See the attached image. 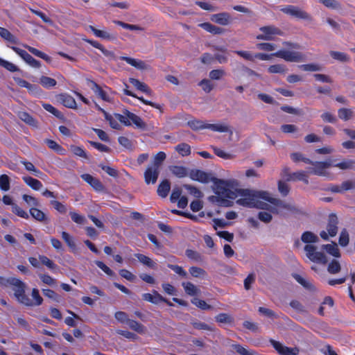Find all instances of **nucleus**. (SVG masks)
<instances>
[{
  "instance_id": "nucleus-62",
  "label": "nucleus",
  "mask_w": 355,
  "mask_h": 355,
  "mask_svg": "<svg viewBox=\"0 0 355 355\" xmlns=\"http://www.w3.org/2000/svg\"><path fill=\"white\" fill-rule=\"evenodd\" d=\"M338 116L340 119L347 121L353 115V112L350 109L340 108L338 111Z\"/></svg>"
},
{
  "instance_id": "nucleus-22",
  "label": "nucleus",
  "mask_w": 355,
  "mask_h": 355,
  "mask_svg": "<svg viewBox=\"0 0 355 355\" xmlns=\"http://www.w3.org/2000/svg\"><path fill=\"white\" fill-rule=\"evenodd\" d=\"M120 59L121 60L125 61L128 64L137 69L144 70L147 69V64L143 60L127 56H121Z\"/></svg>"
},
{
  "instance_id": "nucleus-50",
  "label": "nucleus",
  "mask_w": 355,
  "mask_h": 355,
  "mask_svg": "<svg viewBox=\"0 0 355 355\" xmlns=\"http://www.w3.org/2000/svg\"><path fill=\"white\" fill-rule=\"evenodd\" d=\"M189 273L193 277H202L204 278L207 275V272L199 267L191 266L189 269Z\"/></svg>"
},
{
  "instance_id": "nucleus-16",
  "label": "nucleus",
  "mask_w": 355,
  "mask_h": 355,
  "mask_svg": "<svg viewBox=\"0 0 355 355\" xmlns=\"http://www.w3.org/2000/svg\"><path fill=\"white\" fill-rule=\"evenodd\" d=\"M81 178L89 184L95 191H102L104 190L105 187L102 182L97 178L93 177L92 175L85 173L80 175Z\"/></svg>"
},
{
  "instance_id": "nucleus-29",
  "label": "nucleus",
  "mask_w": 355,
  "mask_h": 355,
  "mask_svg": "<svg viewBox=\"0 0 355 355\" xmlns=\"http://www.w3.org/2000/svg\"><path fill=\"white\" fill-rule=\"evenodd\" d=\"M40 261L42 264L46 266L49 270L53 272H57L59 270V267L52 260L45 255L39 256Z\"/></svg>"
},
{
  "instance_id": "nucleus-42",
  "label": "nucleus",
  "mask_w": 355,
  "mask_h": 355,
  "mask_svg": "<svg viewBox=\"0 0 355 355\" xmlns=\"http://www.w3.org/2000/svg\"><path fill=\"white\" fill-rule=\"evenodd\" d=\"M329 53L331 58H334V60L343 62H348L350 60L349 55L345 53L336 51H331Z\"/></svg>"
},
{
  "instance_id": "nucleus-9",
  "label": "nucleus",
  "mask_w": 355,
  "mask_h": 355,
  "mask_svg": "<svg viewBox=\"0 0 355 355\" xmlns=\"http://www.w3.org/2000/svg\"><path fill=\"white\" fill-rule=\"evenodd\" d=\"M274 56L284 59L287 62H302L305 60V55L298 51L279 50L272 54Z\"/></svg>"
},
{
  "instance_id": "nucleus-35",
  "label": "nucleus",
  "mask_w": 355,
  "mask_h": 355,
  "mask_svg": "<svg viewBox=\"0 0 355 355\" xmlns=\"http://www.w3.org/2000/svg\"><path fill=\"white\" fill-rule=\"evenodd\" d=\"M44 143L48 146L49 148L52 149L57 153L60 155H64L65 149L62 146L58 144L55 141L46 139H45Z\"/></svg>"
},
{
  "instance_id": "nucleus-55",
  "label": "nucleus",
  "mask_w": 355,
  "mask_h": 355,
  "mask_svg": "<svg viewBox=\"0 0 355 355\" xmlns=\"http://www.w3.org/2000/svg\"><path fill=\"white\" fill-rule=\"evenodd\" d=\"M186 256L191 260L200 262L202 261L201 254L196 250L187 249L185 251Z\"/></svg>"
},
{
  "instance_id": "nucleus-14",
  "label": "nucleus",
  "mask_w": 355,
  "mask_h": 355,
  "mask_svg": "<svg viewBox=\"0 0 355 355\" xmlns=\"http://www.w3.org/2000/svg\"><path fill=\"white\" fill-rule=\"evenodd\" d=\"M2 201L6 205H11L12 213L17 215V216L24 219L29 218L28 213L26 212L23 209H21L20 207H19L16 203L13 202L12 199L10 196L8 195H4L3 196Z\"/></svg>"
},
{
  "instance_id": "nucleus-20",
  "label": "nucleus",
  "mask_w": 355,
  "mask_h": 355,
  "mask_svg": "<svg viewBox=\"0 0 355 355\" xmlns=\"http://www.w3.org/2000/svg\"><path fill=\"white\" fill-rule=\"evenodd\" d=\"M28 215L29 216H31L35 220L41 223H45L49 219L46 214L42 210L37 209V207H31L29 209Z\"/></svg>"
},
{
  "instance_id": "nucleus-3",
  "label": "nucleus",
  "mask_w": 355,
  "mask_h": 355,
  "mask_svg": "<svg viewBox=\"0 0 355 355\" xmlns=\"http://www.w3.org/2000/svg\"><path fill=\"white\" fill-rule=\"evenodd\" d=\"M0 286L2 287L12 286L15 297L19 304L25 306H38L43 303V298L40 295L39 290L33 288L31 291L32 299L29 298L26 294V283L18 278H6L0 276Z\"/></svg>"
},
{
  "instance_id": "nucleus-37",
  "label": "nucleus",
  "mask_w": 355,
  "mask_h": 355,
  "mask_svg": "<svg viewBox=\"0 0 355 355\" xmlns=\"http://www.w3.org/2000/svg\"><path fill=\"white\" fill-rule=\"evenodd\" d=\"M18 116L21 121H24L28 125L34 127L37 126L36 120L29 113L26 112H19Z\"/></svg>"
},
{
  "instance_id": "nucleus-60",
  "label": "nucleus",
  "mask_w": 355,
  "mask_h": 355,
  "mask_svg": "<svg viewBox=\"0 0 355 355\" xmlns=\"http://www.w3.org/2000/svg\"><path fill=\"white\" fill-rule=\"evenodd\" d=\"M22 199L27 203L29 206H33L32 207H39L40 206V202L35 197L28 194L22 195Z\"/></svg>"
},
{
  "instance_id": "nucleus-27",
  "label": "nucleus",
  "mask_w": 355,
  "mask_h": 355,
  "mask_svg": "<svg viewBox=\"0 0 355 355\" xmlns=\"http://www.w3.org/2000/svg\"><path fill=\"white\" fill-rule=\"evenodd\" d=\"M24 47L32 54L34 55L43 59L46 62L50 63L51 62V58L49 55L46 54L45 53L38 50L35 47H32L31 46H28L27 44L24 45Z\"/></svg>"
},
{
  "instance_id": "nucleus-63",
  "label": "nucleus",
  "mask_w": 355,
  "mask_h": 355,
  "mask_svg": "<svg viewBox=\"0 0 355 355\" xmlns=\"http://www.w3.org/2000/svg\"><path fill=\"white\" fill-rule=\"evenodd\" d=\"M324 248L331 255L335 257H340V253L339 249L336 245L327 244L324 245Z\"/></svg>"
},
{
  "instance_id": "nucleus-28",
  "label": "nucleus",
  "mask_w": 355,
  "mask_h": 355,
  "mask_svg": "<svg viewBox=\"0 0 355 355\" xmlns=\"http://www.w3.org/2000/svg\"><path fill=\"white\" fill-rule=\"evenodd\" d=\"M39 83L44 88L46 89H50L57 85V81L55 79L46 76H42L40 78Z\"/></svg>"
},
{
  "instance_id": "nucleus-18",
  "label": "nucleus",
  "mask_w": 355,
  "mask_h": 355,
  "mask_svg": "<svg viewBox=\"0 0 355 355\" xmlns=\"http://www.w3.org/2000/svg\"><path fill=\"white\" fill-rule=\"evenodd\" d=\"M58 100L66 107L73 110L77 109V104L74 98L68 94H60Z\"/></svg>"
},
{
  "instance_id": "nucleus-12",
  "label": "nucleus",
  "mask_w": 355,
  "mask_h": 355,
  "mask_svg": "<svg viewBox=\"0 0 355 355\" xmlns=\"http://www.w3.org/2000/svg\"><path fill=\"white\" fill-rule=\"evenodd\" d=\"M269 342L279 355H297L300 352L297 347H288L272 338H270Z\"/></svg>"
},
{
  "instance_id": "nucleus-56",
  "label": "nucleus",
  "mask_w": 355,
  "mask_h": 355,
  "mask_svg": "<svg viewBox=\"0 0 355 355\" xmlns=\"http://www.w3.org/2000/svg\"><path fill=\"white\" fill-rule=\"evenodd\" d=\"M0 66L10 72H16L19 71V68L15 64L9 61L3 60L1 58H0Z\"/></svg>"
},
{
  "instance_id": "nucleus-23",
  "label": "nucleus",
  "mask_w": 355,
  "mask_h": 355,
  "mask_svg": "<svg viewBox=\"0 0 355 355\" xmlns=\"http://www.w3.org/2000/svg\"><path fill=\"white\" fill-rule=\"evenodd\" d=\"M129 83L132 84L135 87H136L138 90L150 96L152 94V90L150 87L144 83L141 82L137 78H130Z\"/></svg>"
},
{
  "instance_id": "nucleus-1",
  "label": "nucleus",
  "mask_w": 355,
  "mask_h": 355,
  "mask_svg": "<svg viewBox=\"0 0 355 355\" xmlns=\"http://www.w3.org/2000/svg\"><path fill=\"white\" fill-rule=\"evenodd\" d=\"M237 203L250 208L270 210L281 216L297 211L295 205L271 198L267 191H243V198L239 199Z\"/></svg>"
},
{
  "instance_id": "nucleus-47",
  "label": "nucleus",
  "mask_w": 355,
  "mask_h": 355,
  "mask_svg": "<svg viewBox=\"0 0 355 355\" xmlns=\"http://www.w3.org/2000/svg\"><path fill=\"white\" fill-rule=\"evenodd\" d=\"M286 71H287L286 67L284 64H277L270 65L268 68V71L270 73H281V74H284V73H285L286 72Z\"/></svg>"
},
{
  "instance_id": "nucleus-36",
  "label": "nucleus",
  "mask_w": 355,
  "mask_h": 355,
  "mask_svg": "<svg viewBox=\"0 0 355 355\" xmlns=\"http://www.w3.org/2000/svg\"><path fill=\"white\" fill-rule=\"evenodd\" d=\"M182 285L184 289L185 293L190 296L196 295L200 292V290L190 282H183Z\"/></svg>"
},
{
  "instance_id": "nucleus-49",
  "label": "nucleus",
  "mask_w": 355,
  "mask_h": 355,
  "mask_svg": "<svg viewBox=\"0 0 355 355\" xmlns=\"http://www.w3.org/2000/svg\"><path fill=\"white\" fill-rule=\"evenodd\" d=\"M86 42L89 44L93 47L100 50L103 55L105 56H108L110 54H112V52L107 50L101 43H99L98 41L93 40H86Z\"/></svg>"
},
{
  "instance_id": "nucleus-57",
  "label": "nucleus",
  "mask_w": 355,
  "mask_h": 355,
  "mask_svg": "<svg viewBox=\"0 0 355 355\" xmlns=\"http://www.w3.org/2000/svg\"><path fill=\"white\" fill-rule=\"evenodd\" d=\"M291 158L294 162H303L309 164L312 163V160H311L309 158L304 157V155L300 153H291Z\"/></svg>"
},
{
  "instance_id": "nucleus-40",
  "label": "nucleus",
  "mask_w": 355,
  "mask_h": 355,
  "mask_svg": "<svg viewBox=\"0 0 355 355\" xmlns=\"http://www.w3.org/2000/svg\"><path fill=\"white\" fill-rule=\"evenodd\" d=\"M175 150L182 157L189 156L191 153V146L186 143H181L175 146Z\"/></svg>"
},
{
  "instance_id": "nucleus-58",
  "label": "nucleus",
  "mask_w": 355,
  "mask_h": 355,
  "mask_svg": "<svg viewBox=\"0 0 355 355\" xmlns=\"http://www.w3.org/2000/svg\"><path fill=\"white\" fill-rule=\"evenodd\" d=\"M10 178L6 175L3 174L0 175V189L3 191H7L10 189Z\"/></svg>"
},
{
  "instance_id": "nucleus-32",
  "label": "nucleus",
  "mask_w": 355,
  "mask_h": 355,
  "mask_svg": "<svg viewBox=\"0 0 355 355\" xmlns=\"http://www.w3.org/2000/svg\"><path fill=\"white\" fill-rule=\"evenodd\" d=\"M135 257L137 258L141 263L150 268L155 269L157 266V264L154 261L143 254L137 253L135 254Z\"/></svg>"
},
{
  "instance_id": "nucleus-30",
  "label": "nucleus",
  "mask_w": 355,
  "mask_h": 355,
  "mask_svg": "<svg viewBox=\"0 0 355 355\" xmlns=\"http://www.w3.org/2000/svg\"><path fill=\"white\" fill-rule=\"evenodd\" d=\"M171 185L168 180H163L157 187V193L162 198H166L170 191Z\"/></svg>"
},
{
  "instance_id": "nucleus-61",
  "label": "nucleus",
  "mask_w": 355,
  "mask_h": 355,
  "mask_svg": "<svg viewBox=\"0 0 355 355\" xmlns=\"http://www.w3.org/2000/svg\"><path fill=\"white\" fill-rule=\"evenodd\" d=\"M191 302L202 310H210L212 309V306L208 304L205 300L201 299L194 298L191 300Z\"/></svg>"
},
{
  "instance_id": "nucleus-38",
  "label": "nucleus",
  "mask_w": 355,
  "mask_h": 355,
  "mask_svg": "<svg viewBox=\"0 0 355 355\" xmlns=\"http://www.w3.org/2000/svg\"><path fill=\"white\" fill-rule=\"evenodd\" d=\"M70 150L76 156L84 158L85 159H89V156L83 147L71 145L70 146Z\"/></svg>"
},
{
  "instance_id": "nucleus-17",
  "label": "nucleus",
  "mask_w": 355,
  "mask_h": 355,
  "mask_svg": "<svg viewBox=\"0 0 355 355\" xmlns=\"http://www.w3.org/2000/svg\"><path fill=\"white\" fill-rule=\"evenodd\" d=\"M211 19L218 24L226 26L231 22V16L228 12H223L213 15Z\"/></svg>"
},
{
  "instance_id": "nucleus-39",
  "label": "nucleus",
  "mask_w": 355,
  "mask_h": 355,
  "mask_svg": "<svg viewBox=\"0 0 355 355\" xmlns=\"http://www.w3.org/2000/svg\"><path fill=\"white\" fill-rule=\"evenodd\" d=\"M291 178L293 180L302 181L304 184H309V178L307 173L304 171L294 172L291 175Z\"/></svg>"
},
{
  "instance_id": "nucleus-8",
  "label": "nucleus",
  "mask_w": 355,
  "mask_h": 355,
  "mask_svg": "<svg viewBox=\"0 0 355 355\" xmlns=\"http://www.w3.org/2000/svg\"><path fill=\"white\" fill-rule=\"evenodd\" d=\"M313 167H309L308 172L311 174L316 175L318 176L329 177V173L326 171V169L332 166L333 160L328 159L323 162H313L311 163Z\"/></svg>"
},
{
  "instance_id": "nucleus-7",
  "label": "nucleus",
  "mask_w": 355,
  "mask_h": 355,
  "mask_svg": "<svg viewBox=\"0 0 355 355\" xmlns=\"http://www.w3.org/2000/svg\"><path fill=\"white\" fill-rule=\"evenodd\" d=\"M338 218L337 215L334 213H331L328 216V220L326 229L327 232L322 230L320 233V237L324 240L327 241L329 239V236L334 237L335 236L338 230Z\"/></svg>"
},
{
  "instance_id": "nucleus-34",
  "label": "nucleus",
  "mask_w": 355,
  "mask_h": 355,
  "mask_svg": "<svg viewBox=\"0 0 355 355\" xmlns=\"http://www.w3.org/2000/svg\"><path fill=\"white\" fill-rule=\"evenodd\" d=\"M0 36L12 44H17V38L12 35L8 29L0 26Z\"/></svg>"
},
{
  "instance_id": "nucleus-45",
  "label": "nucleus",
  "mask_w": 355,
  "mask_h": 355,
  "mask_svg": "<svg viewBox=\"0 0 355 355\" xmlns=\"http://www.w3.org/2000/svg\"><path fill=\"white\" fill-rule=\"evenodd\" d=\"M62 238L71 251L73 252L76 248L73 238L67 232H62Z\"/></svg>"
},
{
  "instance_id": "nucleus-41",
  "label": "nucleus",
  "mask_w": 355,
  "mask_h": 355,
  "mask_svg": "<svg viewBox=\"0 0 355 355\" xmlns=\"http://www.w3.org/2000/svg\"><path fill=\"white\" fill-rule=\"evenodd\" d=\"M215 320L218 323L232 324L234 322V318L227 313H220L215 316Z\"/></svg>"
},
{
  "instance_id": "nucleus-2",
  "label": "nucleus",
  "mask_w": 355,
  "mask_h": 355,
  "mask_svg": "<svg viewBox=\"0 0 355 355\" xmlns=\"http://www.w3.org/2000/svg\"><path fill=\"white\" fill-rule=\"evenodd\" d=\"M189 177L191 180L202 183L212 182L214 183L212 189L216 196H211L209 199L212 202H216L219 206H232V200L237 198L238 193L241 191L233 189L229 181L212 177L211 173L200 169H192L189 173Z\"/></svg>"
},
{
  "instance_id": "nucleus-31",
  "label": "nucleus",
  "mask_w": 355,
  "mask_h": 355,
  "mask_svg": "<svg viewBox=\"0 0 355 355\" xmlns=\"http://www.w3.org/2000/svg\"><path fill=\"white\" fill-rule=\"evenodd\" d=\"M127 324L132 330L139 334H144L146 331V327L136 320L130 319Z\"/></svg>"
},
{
  "instance_id": "nucleus-6",
  "label": "nucleus",
  "mask_w": 355,
  "mask_h": 355,
  "mask_svg": "<svg viewBox=\"0 0 355 355\" xmlns=\"http://www.w3.org/2000/svg\"><path fill=\"white\" fill-rule=\"evenodd\" d=\"M306 257L312 262L326 264L327 259L325 254L323 252L318 251V248L312 244L305 245L304 247Z\"/></svg>"
},
{
  "instance_id": "nucleus-43",
  "label": "nucleus",
  "mask_w": 355,
  "mask_h": 355,
  "mask_svg": "<svg viewBox=\"0 0 355 355\" xmlns=\"http://www.w3.org/2000/svg\"><path fill=\"white\" fill-rule=\"evenodd\" d=\"M191 324L193 326V327L198 330H206V331H213L214 329L211 327L210 325L198 321L197 320H192L191 322Z\"/></svg>"
},
{
  "instance_id": "nucleus-13",
  "label": "nucleus",
  "mask_w": 355,
  "mask_h": 355,
  "mask_svg": "<svg viewBox=\"0 0 355 355\" xmlns=\"http://www.w3.org/2000/svg\"><path fill=\"white\" fill-rule=\"evenodd\" d=\"M17 55H19L28 64L34 68H40L41 67V62L35 59L25 50L21 49L17 46H10Z\"/></svg>"
},
{
  "instance_id": "nucleus-44",
  "label": "nucleus",
  "mask_w": 355,
  "mask_h": 355,
  "mask_svg": "<svg viewBox=\"0 0 355 355\" xmlns=\"http://www.w3.org/2000/svg\"><path fill=\"white\" fill-rule=\"evenodd\" d=\"M341 270V266L338 261L336 259L331 260L327 266V271L329 274L336 275Z\"/></svg>"
},
{
  "instance_id": "nucleus-54",
  "label": "nucleus",
  "mask_w": 355,
  "mask_h": 355,
  "mask_svg": "<svg viewBox=\"0 0 355 355\" xmlns=\"http://www.w3.org/2000/svg\"><path fill=\"white\" fill-rule=\"evenodd\" d=\"M38 277L46 285L54 286L57 284V280L48 274H38Z\"/></svg>"
},
{
  "instance_id": "nucleus-26",
  "label": "nucleus",
  "mask_w": 355,
  "mask_h": 355,
  "mask_svg": "<svg viewBox=\"0 0 355 355\" xmlns=\"http://www.w3.org/2000/svg\"><path fill=\"white\" fill-rule=\"evenodd\" d=\"M22 179L24 182L33 190L39 191L43 186L40 180L31 176H24Z\"/></svg>"
},
{
  "instance_id": "nucleus-52",
  "label": "nucleus",
  "mask_w": 355,
  "mask_h": 355,
  "mask_svg": "<svg viewBox=\"0 0 355 355\" xmlns=\"http://www.w3.org/2000/svg\"><path fill=\"white\" fill-rule=\"evenodd\" d=\"M349 242V233L346 229H343L340 232L338 243L341 247H346Z\"/></svg>"
},
{
  "instance_id": "nucleus-64",
  "label": "nucleus",
  "mask_w": 355,
  "mask_h": 355,
  "mask_svg": "<svg viewBox=\"0 0 355 355\" xmlns=\"http://www.w3.org/2000/svg\"><path fill=\"white\" fill-rule=\"evenodd\" d=\"M198 85L200 86L202 90L206 93H209L214 88V85L211 83V80L206 78L200 80Z\"/></svg>"
},
{
  "instance_id": "nucleus-10",
  "label": "nucleus",
  "mask_w": 355,
  "mask_h": 355,
  "mask_svg": "<svg viewBox=\"0 0 355 355\" xmlns=\"http://www.w3.org/2000/svg\"><path fill=\"white\" fill-rule=\"evenodd\" d=\"M280 10L286 15H291L299 19H304L308 21L312 20L311 16L308 12L295 6H286L280 8Z\"/></svg>"
},
{
  "instance_id": "nucleus-59",
  "label": "nucleus",
  "mask_w": 355,
  "mask_h": 355,
  "mask_svg": "<svg viewBox=\"0 0 355 355\" xmlns=\"http://www.w3.org/2000/svg\"><path fill=\"white\" fill-rule=\"evenodd\" d=\"M50 205L53 207V208L59 213L64 214L67 211V209L65 205L62 204V202L55 200H52L50 201Z\"/></svg>"
},
{
  "instance_id": "nucleus-25",
  "label": "nucleus",
  "mask_w": 355,
  "mask_h": 355,
  "mask_svg": "<svg viewBox=\"0 0 355 355\" xmlns=\"http://www.w3.org/2000/svg\"><path fill=\"white\" fill-rule=\"evenodd\" d=\"M301 241L306 243V245L308 244H312L316 243L319 241L318 236L310 231H306L302 233L301 236Z\"/></svg>"
},
{
  "instance_id": "nucleus-19",
  "label": "nucleus",
  "mask_w": 355,
  "mask_h": 355,
  "mask_svg": "<svg viewBox=\"0 0 355 355\" xmlns=\"http://www.w3.org/2000/svg\"><path fill=\"white\" fill-rule=\"evenodd\" d=\"M89 29L97 37L110 41H113L116 39V34H112L104 31L98 30L93 26H89Z\"/></svg>"
},
{
  "instance_id": "nucleus-11",
  "label": "nucleus",
  "mask_w": 355,
  "mask_h": 355,
  "mask_svg": "<svg viewBox=\"0 0 355 355\" xmlns=\"http://www.w3.org/2000/svg\"><path fill=\"white\" fill-rule=\"evenodd\" d=\"M261 34L257 35L256 38L259 40H273L275 35H283V32L275 26H265L260 27Z\"/></svg>"
},
{
  "instance_id": "nucleus-48",
  "label": "nucleus",
  "mask_w": 355,
  "mask_h": 355,
  "mask_svg": "<svg viewBox=\"0 0 355 355\" xmlns=\"http://www.w3.org/2000/svg\"><path fill=\"white\" fill-rule=\"evenodd\" d=\"M171 172L178 178H184L188 175L187 168L182 166H173L171 168Z\"/></svg>"
},
{
  "instance_id": "nucleus-51",
  "label": "nucleus",
  "mask_w": 355,
  "mask_h": 355,
  "mask_svg": "<svg viewBox=\"0 0 355 355\" xmlns=\"http://www.w3.org/2000/svg\"><path fill=\"white\" fill-rule=\"evenodd\" d=\"M113 23L121 26L122 28L130 31H144V28L138 25L130 24L119 20H114Z\"/></svg>"
},
{
  "instance_id": "nucleus-33",
  "label": "nucleus",
  "mask_w": 355,
  "mask_h": 355,
  "mask_svg": "<svg viewBox=\"0 0 355 355\" xmlns=\"http://www.w3.org/2000/svg\"><path fill=\"white\" fill-rule=\"evenodd\" d=\"M355 165V160L354 159H344L340 162L334 163L333 160L332 166L338 168L341 170L352 169Z\"/></svg>"
},
{
  "instance_id": "nucleus-5",
  "label": "nucleus",
  "mask_w": 355,
  "mask_h": 355,
  "mask_svg": "<svg viewBox=\"0 0 355 355\" xmlns=\"http://www.w3.org/2000/svg\"><path fill=\"white\" fill-rule=\"evenodd\" d=\"M114 116L118 121L125 126H130L131 121L139 128L144 129L146 128V123L141 118L127 109L123 110V114H115Z\"/></svg>"
},
{
  "instance_id": "nucleus-24",
  "label": "nucleus",
  "mask_w": 355,
  "mask_h": 355,
  "mask_svg": "<svg viewBox=\"0 0 355 355\" xmlns=\"http://www.w3.org/2000/svg\"><path fill=\"white\" fill-rule=\"evenodd\" d=\"M198 26L213 35H220L225 32L224 28L214 26L209 22L201 23Z\"/></svg>"
},
{
  "instance_id": "nucleus-4",
  "label": "nucleus",
  "mask_w": 355,
  "mask_h": 355,
  "mask_svg": "<svg viewBox=\"0 0 355 355\" xmlns=\"http://www.w3.org/2000/svg\"><path fill=\"white\" fill-rule=\"evenodd\" d=\"M187 125L194 131H198L204 129H209L218 132H227L228 131V128L225 125L208 123L198 119H191L188 121Z\"/></svg>"
},
{
  "instance_id": "nucleus-53",
  "label": "nucleus",
  "mask_w": 355,
  "mask_h": 355,
  "mask_svg": "<svg viewBox=\"0 0 355 355\" xmlns=\"http://www.w3.org/2000/svg\"><path fill=\"white\" fill-rule=\"evenodd\" d=\"M183 187L187 190L189 194L194 196L195 198H200L203 196L202 191L194 186L190 184H184Z\"/></svg>"
},
{
  "instance_id": "nucleus-15",
  "label": "nucleus",
  "mask_w": 355,
  "mask_h": 355,
  "mask_svg": "<svg viewBox=\"0 0 355 355\" xmlns=\"http://www.w3.org/2000/svg\"><path fill=\"white\" fill-rule=\"evenodd\" d=\"M159 174V168L148 166L144 172V180L147 184L156 183Z\"/></svg>"
},
{
  "instance_id": "nucleus-21",
  "label": "nucleus",
  "mask_w": 355,
  "mask_h": 355,
  "mask_svg": "<svg viewBox=\"0 0 355 355\" xmlns=\"http://www.w3.org/2000/svg\"><path fill=\"white\" fill-rule=\"evenodd\" d=\"M92 84V89L93 92L102 100L106 102H111V98L107 95V92L103 89V88L98 85L95 81L90 80Z\"/></svg>"
},
{
  "instance_id": "nucleus-46",
  "label": "nucleus",
  "mask_w": 355,
  "mask_h": 355,
  "mask_svg": "<svg viewBox=\"0 0 355 355\" xmlns=\"http://www.w3.org/2000/svg\"><path fill=\"white\" fill-rule=\"evenodd\" d=\"M153 293L154 294V295L153 297V300L152 302L153 304H157L159 302H164L169 306H173V304L171 302H170L166 298L162 297L157 291L153 290Z\"/></svg>"
}]
</instances>
